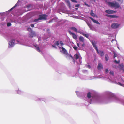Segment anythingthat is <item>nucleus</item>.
I'll list each match as a JSON object with an SVG mask.
<instances>
[{
  "instance_id": "f257e3e1",
  "label": "nucleus",
  "mask_w": 124,
  "mask_h": 124,
  "mask_svg": "<svg viewBox=\"0 0 124 124\" xmlns=\"http://www.w3.org/2000/svg\"><path fill=\"white\" fill-rule=\"evenodd\" d=\"M91 43L93 47L95 48V49L97 51V53L99 54L101 56H103L104 54V53L103 51H100L99 52V51L97 47L96 46V44L97 43V42L92 41Z\"/></svg>"
},
{
  "instance_id": "f03ea898",
  "label": "nucleus",
  "mask_w": 124,
  "mask_h": 124,
  "mask_svg": "<svg viewBox=\"0 0 124 124\" xmlns=\"http://www.w3.org/2000/svg\"><path fill=\"white\" fill-rule=\"evenodd\" d=\"M47 16L45 14L40 15L39 16V18L34 20V22H36L40 20L46 19V17Z\"/></svg>"
},
{
  "instance_id": "7ed1b4c3",
  "label": "nucleus",
  "mask_w": 124,
  "mask_h": 124,
  "mask_svg": "<svg viewBox=\"0 0 124 124\" xmlns=\"http://www.w3.org/2000/svg\"><path fill=\"white\" fill-rule=\"evenodd\" d=\"M62 50H60L61 52H62L63 51V54H65V55H66V57L67 58L68 57H71V56H72L71 54H69L68 53L67 51L63 47H62L61 48Z\"/></svg>"
},
{
  "instance_id": "20e7f679",
  "label": "nucleus",
  "mask_w": 124,
  "mask_h": 124,
  "mask_svg": "<svg viewBox=\"0 0 124 124\" xmlns=\"http://www.w3.org/2000/svg\"><path fill=\"white\" fill-rule=\"evenodd\" d=\"M108 4L109 6L111 7H116V2H108Z\"/></svg>"
},
{
  "instance_id": "39448f33",
  "label": "nucleus",
  "mask_w": 124,
  "mask_h": 124,
  "mask_svg": "<svg viewBox=\"0 0 124 124\" xmlns=\"http://www.w3.org/2000/svg\"><path fill=\"white\" fill-rule=\"evenodd\" d=\"M15 40L14 39L11 40L9 43V47H11L13 46L14 44V42Z\"/></svg>"
},
{
  "instance_id": "423d86ee",
  "label": "nucleus",
  "mask_w": 124,
  "mask_h": 124,
  "mask_svg": "<svg viewBox=\"0 0 124 124\" xmlns=\"http://www.w3.org/2000/svg\"><path fill=\"white\" fill-rule=\"evenodd\" d=\"M105 12L107 13L112 14L115 13L116 11L110 10H106Z\"/></svg>"
},
{
  "instance_id": "0eeeda50",
  "label": "nucleus",
  "mask_w": 124,
  "mask_h": 124,
  "mask_svg": "<svg viewBox=\"0 0 124 124\" xmlns=\"http://www.w3.org/2000/svg\"><path fill=\"white\" fill-rule=\"evenodd\" d=\"M117 67L120 70H123L124 72V66L123 65H119Z\"/></svg>"
},
{
  "instance_id": "6e6552de",
  "label": "nucleus",
  "mask_w": 124,
  "mask_h": 124,
  "mask_svg": "<svg viewBox=\"0 0 124 124\" xmlns=\"http://www.w3.org/2000/svg\"><path fill=\"white\" fill-rule=\"evenodd\" d=\"M69 33L70 34L72 35V37L73 38L76 39H77V36L74 33H73L70 31H69Z\"/></svg>"
},
{
  "instance_id": "1a4fd4ad",
  "label": "nucleus",
  "mask_w": 124,
  "mask_h": 124,
  "mask_svg": "<svg viewBox=\"0 0 124 124\" xmlns=\"http://www.w3.org/2000/svg\"><path fill=\"white\" fill-rule=\"evenodd\" d=\"M35 36V33L32 31V32H31V33L29 34V37L30 38H32L34 37Z\"/></svg>"
},
{
  "instance_id": "9d476101",
  "label": "nucleus",
  "mask_w": 124,
  "mask_h": 124,
  "mask_svg": "<svg viewBox=\"0 0 124 124\" xmlns=\"http://www.w3.org/2000/svg\"><path fill=\"white\" fill-rule=\"evenodd\" d=\"M106 16L108 17L111 18L116 17V16L115 15H111L107 14L106 15Z\"/></svg>"
},
{
  "instance_id": "9b49d317",
  "label": "nucleus",
  "mask_w": 124,
  "mask_h": 124,
  "mask_svg": "<svg viewBox=\"0 0 124 124\" xmlns=\"http://www.w3.org/2000/svg\"><path fill=\"white\" fill-rule=\"evenodd\" d=\"M89 18L94 23L99 24H100V23L91 17H89Z\"/></svg>"
},
{
  "instance_id": "f8f14e48",
  "label": "nucleus",
  "mask_w": 124,
  "mask_h": 124,
  "mask_svg": "<svg viewBox=\"0 0 124 124\" xmlns=\"http://www.w3.org/2000/svg\"><path fill=\"white\" fill-rule=\"evenodd\" d=\"M98 69L99 70H101V69L103 68L102 65L101 63H99L97 67Z\"/></svg>"
},
{
  "instance_id": "ddd939ff",
  "label": "nucleus",
  "mask_w": 124,
  "mask_h": 124,
  "mask_svg": "<svg viewBox=\"0 0 124 124\" xmlns=\"http://www.w3.org/2000/svg\"><path fill=\"white\" fill-rule=\"evenodd\" d=\"M90 14L93 17H95L96 16L95 14L93 13V11L92 10H91V11Z\"/></svg>"
},
{
  "instance_id": "4468645a",
  "label": "nucleus",
  "mask_w": 124,
  "mask_h": 124,
  "mask_svg": "<svg viewBox=\"0 0 124 124\" xmlns=\"http://www.w3.org/2000/svg\"><path fill=\"white\" fill-rule=\"evenodd\" d=\"M111 27L112 28L115 29L116 28V23H114L111 25Z\"/></svg>"
},
{
  "instance_id": "2eb2a0df",
  "label": "nucleus",
  "mask_w": 124,
  "mask_h": 124,
  "mask_svg": "<svg viewBox=\"0 0 124 124\" xmlns=\"http://www.w3.org/2000/svg\"><path fill=\"white\" fill-rule=\"evenodd\" d=\"M79 40L81 42H84V38L82 36H80L79 37Z\"/></svg>"
},
{
  "instance_id": "dca6fc26",
  "label": "nucleus",
  "mask_w": 124,
  "mask_h": 124,
  "mask_svg": "<svg viewBox=\"0 0 124 124\" xmlns=\"http://www.w3.org/2000/svg\"><path fill=\"white\" fill-rule=\"evenodd\" d=\"M70 29H71L72 30H73V31H74L75 32H77V29L75 27H71L70 28Z\"/></svg>"
},
{
  "instance_id": "f3484780",
  "label": "nucleus",
  "mask_w": 124,
  "mask_h": 124,
  "mask_svg": "<svg viewBox=\"0 0 124 124\" xmlns=\"http://www.w3.org/2000/svg\"><path fill=\"white\" fill-rule=\"evenodd\" d=\"M74 57H75V58L77 60L79 58V55L77 54H75L74 55Z\"/></svg>"
},
{
  "instance_id": "a211bd4d",
  "label": "nucleus",
  "mask_w": 124,
  "mask_h": 124,
  "mask_svg": "<svg viewBox=\"0 0 124 124\" xmlns=\"http://www.w3.org/2000/svg\"><path fill=\"white\" fill-rule=\"evenodd\" d=\"M82 35H83V36H84L86 37L87 38H88L89 36V34H84V33H82Z\"/></svg>"
},
{
  "instance_id": "6ab92c4d",
  "label": "nucleus",
  "mask_w": 124,
  "mask_h": 124,
  "mask_svg": "<svg viewBox=\"0 0 124 124\" xmlns=\"http://www.w3.org/2000/svg\"><path fill=\"white\" fill-rule=\"evenodd\" d=\"M87 97L89 98H90L91 97V93L90 92H88L87 93Z\"/></svg>"
},
{
  "instance_id": "aec40b11",
  "label": "nucleus",
  "mask_w": 124,
  "mask_h": 124,
  "mask_svg": "<svg viewBox=\"0 0 124 124\" xmlns=\"http://www.w3.org/2000/svg\"><path fill=\"white\" fill-rule=\"evenodd\" d=\"M67 5L70 8L71 7V6L70 2L69 1H67Z\"/></svg>"
},
{
  "instance_id": "412c9836",
  "label": "nucleus",
  "mask_w": 124,
  "mask_h": 124,
  "mask_svg": "<svg viewBox=\"0 0 124 124\" xmlns=\"http://www.w3.org/2000/svg\"><path fill=\"white\" fill-rule=\"evenodd\" d=\"M27 30L29 31L30 32H32L33 31L32 30V28H31L29 27L27 29Z\"/></svg>"
},
{
  "instance_id": "4be33fe9",
  "label": "nucleus",
  "mask_w": 124,
  "mask_h": 124,
  "mask_svg": "<svg viewBox=\"0 0 124 124\" xmlns=\"http://www.w3.org/2000/svg\"><path fill=\"white\" fill-rule=\"evenodd\" d=\"M105 59L106 61H108L109 59V57L108 55H105Z\"/></svg>"
},
{
  "instance_id": "5701e85b",
  "label": "nucleus",
  "mask_w": 124,
  "mask_h": 124,
  "mask_svg": "<svg viewBox=\"0 0 124 124\" xmlns=\"http://www.w3.org/2000/svg\"><path fill=\"white\" fill-rule=\"evenodd\" d=\"M35 47H36V49L37 50L38 52H40V49L39 47L38 46H35Z\"/></svg>"
},
{
  "instance_id": "b1692460",
  "label": "nucleus",
  "mask_w": 124,
  "mask_h": 124,
  "mask_svg": "<svg viewBox=\"0 0 124 124\" xmlns=\"http://www.w3.org/2000/svg\"><path fill=\"white\" fill-rule=\"evenodd\" d=\"M60 43V42L59 41H57L55 42V44L57 46H58Z\"/></svg>"
},
{
  "instance_id": "393cba45",
  "label": "nucleus",
  "mask_w": 124,
  "mask_h": 124,
  "mask_svg": "<svg viewBox=\"0 0 124 124\" xmlns=\"http://www.w3.org/2000/svg\"><path fill=\"white\" fill-rule=\"evenodd\" d=\"M11 25V23H8L7 24V25L9 27Z\"/></svg>"
},
{
  "instance_id": "a878e982",
  "label": "nucleus",
  "mask_w": 124,
  "mask_h": 124,
  "mask_svg": "<svg viewBox=\"0 0 124 124\" xmlns=\"http://www.w3.org/2000/svg\"><path fill=\"white\" fill-rule=\"evenodd\" d=\"M113 53L114 54V58H115L116 57V53L114 52V51H113Z\"/></svg>"
},
{
  "instance_id": "bb28decb",
  "label": "nucleus",
  "mask_w": 124,
  "mask_h": 124,
  "mask_svg": "<svg viewBox=\"0 0 124 124\" xmlns=\"http://www.w3.org/2000/svg\"><path fill=\"white\" fill-rule=\"evenodd\" d=\"M60 43L61 44V46H62L64 45L62 41H60Z\"/></svg>"
},
{
  "instance_id": "cd10ccee",
  "label": "nucleus",
  "mask_w": 124,
  "mask_h": 124,
  "mask_svg": "<svg viewBox=\"0 0 124 124\" xmlns=\"http://www.w3.org/2000/svg\"><path fill=\"white\" fill-rule=\"evenodd\" d=\"M72 2L77 3L78 2L77 1L75 0H70Z\"/></svg>"
},
{
  "instance_id": "c85d7f7f",
  "label": "nucleus",
  "mask_w": 124,
  "mask_h": 124,
  "mask_svg": "<svg viewBox=\"0 0 124 124\" xmlns=\"http://www.w3.org/2000/svg\"><path fill=\"white\" fill-rule=\"evenodd\" d=\"M73 48L75 50H76L77 49L78 47L76 46H75L73 47Z\"/></svg>"
},
{
  "instance_id": "c756f323",
  "label": "nucleus",
  "mask_w": 124,
  "mask_h": 124,
  "mask_svg": "<svg viewBox=\"0 0 124 124\" xmlns=\"http://www.w3.org/2000/svg\"><path fill=\"white\" fill-rule=\"evenodd\" d=\"M16 6V5H15L14 7H13L12 8H11L10 10V11H11L12 10H13V9H14V8Z\"/></svg>"
},
{
  "instance_id": "7c9ffc66",
  "label": "nucleus",
  "mask_w": 124,
  "mask_h": 124,
  "mask_svg": "<svg viewBox=\"0 0 124 124\" xmlns=\"http://www.w3.org/2000/svg\"><path fill=\"white\" fill-rule=\"evenodd\" d=\"M80 6V5L79 4H76L75 5V7H79Z\"/></svg>"
},
{
  "instance_id": "2f4dec72",
  "label": "nucleus",
  "mask_w": 124,
  "mask_h": 124,
  "mask_svg": "<svg viewBox=\"0 0 124 124\" xmlns=\"http://www.w3.org/2000/svg\"><path fill=\"white\" fill-rule=\"evenodd\" d=\"M109 72L108 70V69H105V72L107 73Z\"/></svg>"
},
{
  "instance_id": "473e14b6",
  "label": "nucleus",
  "mask_w": 124,
  "mask_h": 124,
  "mask_svg": "<svg viewBox=\"0 0 124 124\" xmlns=\"http://www.w3.org/2000/svg\"><path fill=\"white\" fill-rule=\"evenodd\" d=\"M30 25L33 28L34 27V25L33 24H31Z\"/></svg>"
},
{
  "instance_id": "72a5a7b5",
  "label": "nucleus",
  "mask_w": 124,
  "mask_h": 124,
  "mask_svg": "<svg viewBox=\"0 0 124 124\" xmlns=\"http://www.w3.org/2000/svg\"><path fill=\"white\" fill-rule=\"evenodd\" d=\"M116 7L117 8H119L120 7L119 4L118 3H117Z\"/></svg>"
},
{
  "instance_id": "f704fd0d",
  "label": "nucleus",
  "mask_w": 124,
  "mask_h": 124,
  "mask_svg": "<svg viewBox=\"0 0 124 124\" xmlns=\"http://www.w3.org/2000/svg\"><path fill=\"white\" fill-rule=\"evenodd\" d=\"M118 84H119V85H120L121 86H123V85H122V84L120 82H118Z\"/></svg>"
},
{
  "instance_id": "c9c22d12",
  "label": "nucleus",
  "mask_w": 124,
  "mask_h": 124,
  "mask_svg": "<svg viewBox=\"0 0 124 124\" xmlns=\"http://www.w3.org/2000/svg\"><path fill=\"white\" fill-rule=\"evenodd\" d=\"M71 58L72 59V60H73V62H75V60H74V58H73V57L72 56H71Z\"/></svg>"
},
{
  "instance_id": "e433bc0d",
  "label": "nucleus",
  "mask_w": 124,
  "mask_h": 124,
  "mask_svg": "<svg viewBox=\"0 0 124 124\" xmlns=\"http://www.w3.org/2000/svg\"><path fill=\"white\" fill-rule=\"evenodd\" d=\"M110 74L112 75H113L114 74V72L112 71H110Z\"/></svg>"
},
{
  "instance_id": "4c0bfd02",
  "label": "nucleus",
  "mask_w": 124,
  "mask_h": 124,
  "mask_svg": "<svg viewBox=\"0 0 124 124\" xmlns=\"http://www.w3.org/2000/svg\"><path fill=\"white\" fill-rule=\"evenodd\" d=\"M85 5L87 6L88 7H90V6L89 5H88V4H87L86 3H85Z\"/></svg>"
},
{
  "instance_id": "58836bf2",
  "label": "nucleus",
  "mask_w": 124,
  "mask_h": 124,
  "mask_svg": "<svg viewBox=\"0 0 124 124\" xmlns=\"http://www.w3.org/2000/svg\"><path fill=\"white\" fill-rule=\"evenodd\" d=\"M87 67L88 68L90 69V68H91V66H90V65H87Z\"/></svg>"
},
{
  "instance_id": "ea45409f",
  "label": "nucleus",
  "mask_w": 124,
  "mask_h": 124,
  "mask_svg": "<svg viewBox=\"0 0 124 124\" xmlns=\"http://www.w3.org/2000/svg\"><path fill=\"white\" fill-rule=\"evenodd\" d=\"M120 25V24H117V25H116V26H117V28Z\"/></svg>"
},
{
  "instance_id": "a19ab883",
  "label": "nucleus",
  "mask_w": 124,
  "mask_h": 124,
  "mask_svg": "<svg viewBox=\"0 0 124 124\" xmlns=\"http://www.w3.org/2000/svg\"><path fill=\"white\" fill-rule=\"evenodd\" d=\"M120 62V61L118 60L117 61V63H118V64Z\"/></svg>"
},
{
  "instance_id": "79ce46f5",
  "label": "nucleus",
  "mask_w": 124,
  "mask_h": 124,
  "mask_svg": "<svg viewBox=\"0 0 124 124\" xmlns=\"http://www.w3.org/2000/svg\"><path fill=\"white\" fill-rule=\"evenodd\" d=\"M113 67L115 68H116V65H113Z\"/></svg>"
},
{
  "instance_id": "37998d69",
  "label": "nucleus",
  "mask_w": 124,
  "mask_h": 124,
  "mask_svg": "<svg viewBox=\"0 0 124 124\" xmlns=\"http://www.w3.org/2000/svg\"><path fill=\"white\" fill-rule=\"evenodd\" d=\"M52 47H54V48H56V46H54V45H52Z\"/></svg>"
},
{
  "instance_id": "c03bdc74",
  "label": "nucleus",
  "mask_w": 124,
  "mask_h": 124,
  "mask_svg": "<svg viewBox=\"0 0 124 124\" xmlns=\"http://www.w3.org/2000/svg\"><path fill=\"white\" fill-rule=\"evenodd\" d=\"M82 46L84 47L85 46V44H84L83 43L82 45Z\"/></svg>"
},
{
  "instance_id": "a18cd8bd",
  "label": "nucleus",
  "mask_w": 124,
  "mask_h": 124,
  "mask_svg": "<svg viewBox=\"0 0 124 124\" xmlns=\"http://www.w3.org/2000/svg\"><path fill=\"white\" fill-rule=\"evenodd\" d=\"M79 43H77V45L79 47Z\"/></svg>"
},
{
  "instance_id": "49530a36",
  "label": "nucleus",
  "mask_w": 124,
  "mask_h": 124,
  "mask_svg": "<svg viewBox=\"0 0 124 124\" xmlns=\"http://www.w3.org/2000/svg\"><path fill=\"white\" fill-rule=\"evenodd\" d=\"M117 0L120 1L121 2H122V0Z\"/></svg>"
},
{
  "instance_id": "de8ad7c7",
  "label": "nucleus",
  "mask_w": 124,
  "mask_h": 124,
  "mask_svg": "<svg viewBox=\"0 0 124 124\" xmlns=\"http://www.w3.org/2000/svg\"><path fill=\"white\" fill-rule=\"evenodd\" d=\"M114 62L115 63H116V60H115L114 61Z\"/></svg>"
},
{
  "instance_id": "09e8293b",
  "label": "nucleus",
  "mask_w": 124,
  "mask_h": 124,
  "mask_svg": "<svg viewBox=\"0 0 124 124\" xmlns=\"http://www.w3.org/2000/svg\"><path fill=\"white\" fill-rule=\"evenodd\" d=\"M20 91L19 90H18L17 91L18 93L19 92H20Z\"/></svg>"
},
{
  "instance_id": "8fccbe9b",
  "label": "nucleus",
  "mask_w": 124,
  "mask_h": 124,
  "mask_svg": "<svg viewBox=\"0 0 124 124\" xmlns=\"http://www.w3.org/2000/svg\"><path fill=\"white\" fill-rule=\"evenodd\" d=\"M75 9L77 10L78 9V8H75Z\"/></svg>"
},
{
  "instance_id": "3c124183",
  "label": "nucleus",
  "mask_w": 124,
  "mask_h": 124,
  "mask_svg": "<svg viewBox=\"0 0 124 124\" xmlns=\"http://www.w3.org/2000/svg\"><path fill=\"white\" fill-rule=\"evenodd\" d=\"M117 48H118L119 49H120L118 46H117Z\"/></svg>"
},
{
  "instance_id": "603ef678",
  "label": "nucleus",
  "mask_w": 124,
  "mask_h": 124,
  "mask_svg": "<svg viewBox=\"0 0 124 124\" xmlns=\"http://www.w3.org/2000/svg\"><path fill=\"white\" fill-rule=\"evenodd\" d=\"M113 41V40L112 41H112Z\"/></svg>"
}]
</instances>
